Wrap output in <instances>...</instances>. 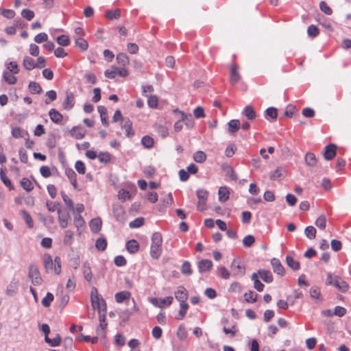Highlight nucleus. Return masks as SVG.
I'll return each mask as SVG.
<instances>
[{"label": "nucleus", "instance_id": "nucleus-1", "mask_svg": "<svg viewBox=\"0 0 351 351\" xmlns=\"http://www.w3.org/2000/svg\"><path fill=\"white\" fill-rule=\"evenodd\" d=\"M326 284L335 287L343 293L348 289V285L346 281L338 276H332L331 273L327 274Z\"/></svg>", "mask_w": 351, "mask_h": 351}, {"label": "nucleus", "instance_id": "nucleus-2", "mask_svg": "<svg viewBox=\"0 0 351 351\" xmlns=\"http://www.w3.org/2000/svg\"><path fill=\"white\" fill-rule=\"evenodd\" d=\"M28 278L31 280L32 283L35 286L40 285L43 282V279L38 267L34 263H31L28 267Z\"/></svg>", "mask_w": 351, "mask_h": 351}, {"label": "nucleus", "instance_id": "nucleus-3", "mask_svg": "<svg viewBox=\"0 0 351 351\" xmlns=\"http://www.w3.org/2000/svg\"><path fill=\"white\" fill-rule=\"evenodd\" d=\"M230 267L232 270V276L235 278H241L245 274V265L239 260L234 258Z\"/></svg>", "mask_w": 351, "mask_h": 351}, {"label": "nucleus", "instance_id": "nucleus-4", "mask_svg": "<svg viewBox=\"0 0 351 351\" xmlns=\"http://www.w3.org/2000/svg\"><path fill=\"white\" fill-rule=\"evenodd\" d=\"M112 213L116 219L121 222L124 223L125 221V213L122 206L114 205L112 208Z\"/></svg>", "mask_w": 351, "mask_h": 351}, {"label": "nucleus", "instance_id": "nucleus-5", "mask_svg": "<svg viewBox=\"0 0 351 351\" xmlns=\"http://www.w3.org/2000/svg\"><path fill=\"white\" fill-rule=\"evenodd\" d=\"M337 154V145L329 144L325 147L324 157L327 160H332Z\"/></svg>", "mask_w": 351, "mask_h": 351}, {"label": "nucleus", "instance_id": "nucleus-6", "mask_svg": "<svg viewBox=\"0 0 351 351\" xmlns=\"http://www.w3.org/2000/svg\"><path fill=\"white\" fill-rule=\"evenodd\" d=\"M177 300L181 302H186L188 299V291L183 286H179L174 293Z\"/></svg>", "mask_w": 351, "mask_h": 351}, {"label": "nucleus", "instance_id": "nucleus-7", "mask_svg": "<svg viewBox=\"0 0 351 351\" xmlns=\"http://www.w3.org/2000/svg\"><path fill=\"white\" fill-rule=\"evenodd\" d=\"M271 265L272 266L273 270L275 273L280 276H284L285 273V267L281 264L279 259L276 258H273L271 260Z\"/></svg>", "mask_w": 351, "mask_h": 351}, {"label": "nucleus", "instance_id": "nucleus-8", "mask_svg": "<svg viewBox=\"0 0 351 351\" xmlns=\"http://www.w3.org/2000/svg\"><path fill=\"white\" fill-rule=\"evenodd\" d=\"M86 132V130L81 126H74L69 131L70 134L76 139L83 138Z\"/></svg>", "mask_w": 351, "mask_h": 351}, {"label": "nucleus", "instance_id": "nucleus-9", "mask_svg": "<svg viewBox=\"0 0 351 351\" xmlns=\"http://www.w3.org/2000/svg\"><path fill=\"white\" fill-rule=\"evenodd\" d=\"M75 104L74 96L71 92L66 93V98L64 99L62 106L66 110H71Z\"/></svg>", "mask_w": 351, "mask_h": 351}, {"label": "nucleus", "instance_id": "nucleus-10", "mask_svg": "<svg viewBox=\"0 0 351 351\" xmlns=\"http://www.w3.org/2000/svg\"><path fill=\"white\" fill-rule=\"evenodd\" d=\"M58 221L62 228H66L68 226V219H71L69 212L62 213L60 209L58 210Z\"/></svg>", "mask_w": 351, "mask_h": 351}, {"label": "nucleus", "instance_id": "nucleus-11", "mask_svg": "<svg viewBox=\"0 0 351 351\" xmlns=\"http://www.w3.org/2000/svg\"><path fill=\"white\" fill-rule=\"evenodd\" d=\"M213 267V263L208 259H202L198 263V270L200 273L210 271Z\"/></svg>", "mask_w": 351, "mask_h": 351}, {"label": "nucleus", "instance_id": "nucleus-12", "mask_svg": "<svg viewBox=\"0 0 351 351\" xmlns=\"http://www.w3.org/2000/svg\"><path fill=\"white\" fill-rule=\"evenodd\" d=\"M50 119L56 124H59L62 121L63 117L57 110L52 108L49 112Z\"/></svg>", "mask_w": 351, "mask_h": 351}, {"label": "nucleus", "instance_id": "nucleus-13", "mask_svg": "<svg viewBox=\"0 0 351 351\" xmlns=\"http://www.w3.org/2000/svg\"><path fill=\"white\" fill-rule=\"evenodd\" d=\"M125 247L130 254H135L139 250V244L135 239H131L126 243Z\"/></svg>", "mask_w": 351, "mask_h": 351}, {"label": "nucleus", "instance_id": "nucleus-14", "mask_svg": "<svg viewBox=\"0 0 351 351\" xmlns=\"http://www.w3.org/2000/svg\"><path fill=\"white\" fill-rule=\"evenodd\" d=\"M257 274L258 276L260 275L261 279L266 283H271L273 281L272 274L269 270L259 269Z\"/></svg>", "mask_w": 351, "mask_h": 351}, {"label": "nucleus", "instance_id": "nucleus-15", "mask_svg": "<svg viewBox=\"0 0 351 351\" xmlns=\"http://www.w3.org/2000/svg\"><path fill=\"white\" fill-rule=\"evenodd\" d=\"M123 121H124V123L121 125V128L123 129H125L126 136L128 137L133 136L134 135V132L132 130V121L128 118L124 119Z\"/></svg>", "mask_w": 351, "mask_h": 351}, {"label": "nucleus", "instance_id": "nucleus-16", "mask_svg": "<svg viewBox=\"0 0 351 351\" xmlns=\"http://www.w3.org/2000/svg\"><path fill=\"white\" fill-rule=\"evenodd\" d=\"M43 264L46 272H49L53 269L54 270L53 261L52 260V257L49 254H47L44 255Z\"/></svg>", "mask_w": 351, "mask_h": 351}, {"label": "nucleus", "instance_id": "nucleus-17", "mask_svg": "<svg viewBox=\"0 0 351 351\" xmlns=\"http://www.w3.org/2000/svg\"><path fill=\"white\" fill-rule=\"evenodd\" d=\"M102 221L99 217L91 219L90 222V228L94 233H97L101 228Z\"/></svg>", "mask_w": 351, "mask_h": 351}, {"label": "nucleus", "instance_id": "nucleus-18", "mask_svg": "<svg viewBox=\"0 0 351 351\" xmlns=\"http://www.w3.org/2000/svg\"><path fill=\"white\" fill-rule=\"evenodd\" d=\"M238 66L236 65H233L230 68V81L232 84H235L237 83L241 77L239 73L237 72Z\"/></svg>", "mask_w": 351, "mask_h": 351}, {"label": "nucleus", "instance_id": "nucleus-19", "mask_svg": "<svg viewBox=\"0 0 351 351\" xmlns=\"http://www.w3.org/2000/svg\"><path fill=\"white\" fill-rule=\"evenodd\" d=\"M180 113L182 121L184 122L185 125L189 129L192 128L194 126L193 116L191 114H186L182 112H180Z\"/></svg>", "mask_w": 351, "mask_h": 351}, {"label": "nucleus", "instance_id": "nucleus-20", "mask_svg": "<svg viewBox=\"0 0 351 351\" xmlns=\"http://www.w3.org/2000/svg\"><path fill=\"white\" fill-rule=\"evenodd\" d=\"M219 200L221 202H225L229 199V191L226 186H221L218 191Z\"/></svg>", "mask_w": 351, "mask_h": 351}, {"label": "nucleus", "instance_id": "nucleus-21", "mask_svg": "<svg viewBox=\"0 0 351 351\" xmlns=\"http://www.w3.org/2000/svg\"><path fill=\"white\" fill-rule=\"evenodd\" d=\"M98 112L100 114L101 121L105 127L108 126V121H107V109L103 106H99L97 108Z\"/></svg>", "mask_w": 351, "mask_h": 351}, {"label": "nucleus", "instance_id": "nucleus-22", "mask_svg": "<svg viewBox=\"0 0 351 351\" xmlns=\"http://www.w3.org/2000/svg\"><path fill=\"white\" fill-rule=\"evenodd\" d=\"M251 279L254 282V288L259 292L263 291L265 285L259 280L258 274L253 273Z\"/></svg>", "mask_w": 351, "mask_h": 351}, {"label": "nucleus", "instance_id": "nucleus-23", "mask_svg": "<svg viewBox=\"0 0 351 351\" xmlns=\"http://www.w3.org/2000/svg\"><path fill=\"white\" fill-rule=\"evenodd\" d=\"M12 135L13 137H14L16 138H25V136H28V133L25 130H23L19 127H16V128H12Z\"/></svg>", "mask_w": 351, "mask_h": 351}, {"label": "nucleus", "instance_id": "nucleus-24", "mask_svg": "<svg viewBox=\"0 0 351 351\" xmlns=\"http://www.w3.org/2000/svg\"><path fill=\"white\" fill-rule=\"evenodd\" d=\"M228 131L231 134L237 132L240 128V121L238 119L230 120L228 123Z\"/></svg>", "mask_w": 351, "mask_h": 351}, {"label": "nucleus", "instance_id": "nucleus-25", "mask_svg": "<svg viewBox=\"0 0 351 351\" xmlns=\"http://www.w3.org/2000/svg\"><path fill=\"white\" fill-rule=\"evenodd\" d=\"M65 173L75 189L77 188V175L72 169H67Z\"/></svg>", "mask_w": 351, "mask_h": 351}, {"label": "nucleus", "instance_id": "nucleus-26", "mask_svg": "<svg viewBox=\"0 0 351 351\" xmlns=\"http://www.w3.org/2000/svg\"><path fill=\"white\" fill-rule=\"evenodd\" d=\"M83 274L86 281L90 282L92 280L93 275L90 265L87 261L84 262L83 264Z\"/></svg>", "mask_w": 351, "mask_h": 351}, {"label": "nucleus", "instance_id": "nucleus-27", "mask_svg": "<svg viewBox=\"0 0 351 351\" xmlns=\"http://www.w3.org/2000/svg\"><path fill=\"white\" fill-rule=\"evenodd\" d=\"M286 262L287 265L293 270L297 271L300 269V265L298 261H295L292 256H287Z\"/></svg>", "mask_w": 351, "mask_h": 351}, {"label": "nucleus", "instance_id": "nucleus-28", "mask_svg": "<svg viewBox=\"0 0 351 351\" xmlns=\"http://www.w3.org/2000/svg\"><path fill=\"white\" fill-rule=\"evenodd\" d=\"M94 309H97L99 313H106L107 306L106 301L101 297L95 306H92Z\"/></svg>", "mask_w": 351, "mask_h": 351}, {"label": "nucleus", "instance_id": "nucleus-29", "mask_svg": "<svg viewBox=\"0 0 351 351\" xmlns=\"http://www.w3.org/2000/svg\"><path fill=\"white\" fill-rule=\"evenodd\" d=\"M28 88L32 94H40L43 92L40 85L36 82H30Z\"/></svg>", "mask_w": 351, "mask_h": 351}, {"label": "nucleus", "instance_id": "nucleus-30", "mask_svg": "<svg viewBox=\"0 0 351 351\" xmlns=\"http://www.w3.org/2000/svg\"><path fill=\"white\" fill-rule=\"evenodd\" d=\"M189 307V306L186 302L180 303V311L178 316L176 317V319L178 320H182L186 315Z\"/></svg>", "mask_w": 351, "mask_h": 351}, {"label": "nucleus", "instance_id": "nucleus-31", "mask_svg": "<svg viewBox=\"0 0 351 351\" xmlns=\"http://www.w3.org/2000/svg\"><path fill=\"white\" fill-rule=\"evenodd\" d=\"M23 64L25 69L28 71H31L34 68H36V64L34 59L29 56H25L24 58Z\"/></svg>", "mask_w": 351, "mask_h": 351}, {"label": "nucleus", "instance_id": "nucleus-32", "mask_svg": "<svg viewBox=\"0 0 351 351\" xmlns=\"http://www.w3.org/2000/svg\"><path fill=\"white\" fill-rule=\"evenodd\" d=\"M243 113L249 120H253L256 118V112L251 106H245Z\"/></svg>", "mask_w": 351, "mask_h": 351}, {"label": "nucleus", "instance_id": "nucleus-33", "mask_svg": "<svg viewBox=\"0 0 351 351\" xmlns=\"http://www.w3.org/2000/svg\"><path fill=\"white\" fill-rule=\"evenodd\" d=\"M130 296V293L128 291H121L115 294V300L118 303H121L125 300H128Z\"/></svg>", "mask_w": 351, "mask_h": 351}, {"label": "nucleus", "instance_id": "nucleus-34", "mask_svg": "<svg viewBox=\"0 0 351 351\" xmlns=\"http://www.w3.org/2000/svg\"><path fill=\"white\" fill-rule=\"evenodd\" d=\"M45 341L52 347L58 346L61 342V337L59 334L56 335V337L53 339H50L49 337H45Z\"/></svg>", "mask_w": 351, "mask_h": 351}, {"label": "nucleus", "instance_id": "nucleus-35", "mask_svg": "<svg viewBox=\"0 0 351 351\" xmlns=\"http://www.w3.org/2000/svg\"><path fill=\"white\" fill-rule=\"evenodd\" d=\"M18 289V283L17 282L12 281L10 285L8 286L5 293L9 296H13L16 294Z\"/></svg>", "mask_w": 351, "mask_h": 351}, {"label": "nucleus", "instance_id": "nucleus-36", "mask_svg": "<svg viewBox=\"0 0 351 351\" xmlns=\"http://www.w3.org/2000/svg\"><path fill=\"white\" fill-rule=\"evenodd\" d=\"M161 252H162L161 246L151 245L150 255L153 258L158 259L160 256Z\"/></svg>", "mask_w": 351, "mask_h": 351}, {"label": "nucleus", "instance_id": "nucleus-37", "mask_svg": "<svg viewBox=\"0 0 351 351\" xmlns=\"http://www.w3.org/2000/svg\"><path fill=\"white\" fill-rule=\"evenodd\" d=\"M20 213L27 226L29 228H32L34 227V222L30 215L26 210H21Z\"/></svg>", "mask_w": 351, "mask_h": 351}, {"label": "nucleus", "instance_id": "nucleus-38", "mask_svg": "<svg viewBox=\"0 0 351 351\" xmlns=\"http://www.w3.org/2000/svg\"><path fill=\"white\" fill-rule=\"evenodd\" d=\"M305 162L308 166H315L317 163L315 155L311 152L306 153L305 156Z\"/></svg>", "mask_w": 351, "mask_h": 351}, {"label": "nucleus", "instance_id": "nucleus-39", "mask_svg": "<svg viewBox=\"0 0 351 351\" xmlns=\"http://www.w3.org/2000/svg\"><path fill=\"white\" fill-rule=\"evenodd\" d=\"M243 296H244L245 300L247 302L254 303V302H256V300H257L258 294L255 293L252 291H249L248 292L245 293Z\"/></svg>", "mask_w": 351, "mask_h": 351}, {"label": "nucleus", "instance_id": "nucleus-40", "mask_svg": "<svg viewBox=\"0 0 351 351\" xmlns=\"http://www.w3.org/2000/svg\"><path fill=\"white\" fill-rule=\"evenodd\" d=\"M283 168L278 167L275 171L270 172L269 178L272 180H276L281 177H283Z\"/></svg>", "mask_w": 351, "mask_h": 351}, {"label": "nucleus", "instance_id": "nucleus-41", "mask_svg": "<svg viewBox=\"0 0 351 351\" xmlns=\"http://www.w3.org/2000/svg\"><path fill=\"white\" fill-rule=\"evenodd\" d=\"M162 242V235L160 232H154L152 237V244L153 245L161 246Z\"/></svg>", "mask_w": 351, "mask_h": 351}, {"label": "nucleus", "instance_id": "nucleus-42", "mask_svg": "<svg viewBox=\"0 0 351 351\" xmlns=\"http://www.w3.org/2000/svg\"><path fill=\"white\" fill-rule=\"evenodd\" d=\"M117 62L123 66H125V65L129 64V58L128 56L124 53H120L117 54Z\"/></svg>", "mask_w": 351, "mask_h": 351}, {"label": "nucleus", "instance_id": "nucleus-43", "mask_svg": "<svg viewBox=\"0 0 351 351\" xmlns=\"http://www.w3.org/2000/svg\"><path fill=\"white\" fill-rule=\"evenodd\" d=\"M180 270H181L182 274L184 275L189 276V275H191L193 273L192 269H191V263L188 261H185L183 263Z\"/></svg>", "mask_w": 351, "mask_h": 351}, {"label": "nucleus", "instance_id": "nucleus-44", "mask_svg": "<svg viewBox=\"0 0 351 351\" xmlns=\"http://www.w3.org/2000/svg\"><path fill=\"white\" fill-rule=\"evenodd\" d=\"M60 194L62 195V199H63L64 202L65 203V204L68 206V208L71 210L74 211V210H75L74 204H73L72 199H70L64 191H61Z\"/></svg>", "mask_w": 351, "mask_h": 351}, {"label": "nucleus", "instance_id": "nucleus-45", "mask_svg": "<svg viewBox=\"0 0 351 351\" xmlns=\"http://www.w3.org/2000/svg\"><path fill=\"white\" fill-rule=\"evenodd\" d=\"M20 184L21 187L27 192L31 191L33 189L32 182L26 178H22Z\"/></svg>", "mask_w": 351, "mask_h": 351}, {"label": "nucleus", "instance_id": "nucleus-46", "mask_svg": "<svg viewBox=\"0 0 351 351\" xmlns=\"http://www.w3.org/2000/svg\"><path fill=\"white\" fill-rule=\"evenodd\" d=\"M316 229L312 226H307L304 230V234L309 239H315L316 237Z\"/></svg>", "mask_w": 351, "mask_h": 351}, {"label": "nucleus", "instance_id": "nucleus-47", "mask_svg": "<svg viewBox=\"0 0 351 351\" xmlns=\"http://www.w3.org/2000/svg\"><path fill=\"white\" fill-rule=\"evenodd\" d=\"M193 159L197 162L202 163L206 160V155L202 151H197L194 153Z\"/></svg>", "mask_w": 351, "mask_h": 351}, {"label": "nucleus", "instance_id": "nucleus-48", "mask_svg": "<svg viewBox=\"0 0 351 351\" xmlns=\"http://www.w3.org/2000/svg\"><path fill=\"white\" fill-rule=\"evenodd\" d=\"M107 246V241L105 238H99L96 240L95 247L99 251H104Z\"/></svg>", "mask_w": 351, "mask_h": 351}, {"label": "nucleus", "instance_id": "nucleus-49", "mask_svg": "<svg viewBox=\"0 0 351 351\" xmlns=\"http://www.w3.org/2000/svg\"><path fill=\"white\" fill-rule=\"evenodd\" d=\"M101 297L99 296V295L98 294V291H97V289L96 287H92L91 289V291H90V302H91V305L92 306H95V304L98 302L99 300V298H100Z\"/></svg>", "mask_w": 351, "mask_h": 351}, {"label": "nucleus", "instance_id": "nucleus-50", "mask_svg": "<svg viewBox=\"0 0 351 351\" xmlns=\"http://www.w3.org/2000/svg\"><path fill=\"white\" fill-rule=\"evenodd\" d=\"M155 128L158 134L162 137L167 136L169 134V129L165 125L156 124L155 125Z\"/></svg>", "mask_w": 351, "mask_h": 351}, {"label": "nucleus", "instance_id": "nucleus-51", "mask_svg": "<svg viewBox=\"0 0 351 351\" xmlns=\"http://www.w3.org/2000/svg\"><path fill=\"white\" fill-rule=\"evenodd\" d=\"M75 43L82 51H86L88 47L87 41L82 38L75 39Z\"/></svg>", "mask_w": 351, "mask_h": 351}, {"label": "nucleus", "instance_id": "nucleus-52", "mask_svg": "<svg viewBox=\"0 0 351 351\" xmlns=\"http://www.w3.org/2000/svg\"><path fill=\"white\" fill-rule=\"evenodd\" d=\"M144 222L145 219L143 217H138L129 223V227L130 228H138L142 226L144 224Z\"/></svg>", "mask_w": 351, "mask_h": 351}, {"label": "nucleus", "instance_id": "nucleus-53", "mask_svg": "<svg viewBox=\"0 0 351 351\" xmlns=\"http://www.w3.org/2000/svg\"><path fill=\"white\" fill-rule=\"evenodd\" d=\"M3 76L5 81L9 84H14L17 82L16 77L9 72L4 71Z\"/></svg>", "mask_w": 351, "mask_h": 351}, {"label": "nucleus", "instance_id": "nucleus-54", "mask_svg": "<svg viewBox=\"0 0 351 351\" xmlns=\"http://www.w3.org/2000/svg\"><path fill=\"white\" fill-rule=\"evenodd\" d=\"M0 178L3 183L9 188L10 190L14 189V186L10 181V180L8 178L6 174L3 171H1L0 172Z\"/></svg>", "mask_w": 351, "mask_h": 351}, {"label": "nucleus", "instance_id": "nucleus-55", "mask_svg": "<svg viewBox=\"0 0 351 351\" xmlns=\"http://www.w3.org/2000/svg\"><path fill=\"white\" fill-rule=\"evenodd\" d=\"M56 40L58 45L62 47H66L70 43L69 38L66 35H60L58 36Z\"/></svg>", "mask_w": 351, "mask_h": 351}, {"label": "nucleus", "instance_id": "nucleus-56", "mask_svg": "<svg viewBox=\"0 0 351 351\" xmlns=\"http://www.w3.org/2000/svg\"><path fill=\"white\" fill-rule=\"evenodd\" d=\"M319 33V29L314 25H311L307 29L308 36L311 38H315L318 36Z\"/></svg>", "mask_w": 351, "mask_h": 351}, {"label": "nucleus", "instance_id": "nucleus-57", "mask_svg": "<svg viewBox=\"0 0 351 351\" xmlns=\"http://www.w3.org/2000/svg\"><path fill=\"white\" fill-rule=\"evenodd\" d=\"M54 296L51 293L48 292L45 297L42 300V304L45 307H49L51 302L53 300Z\"/></svg>", "mask_w": 351, "mask_h": 351}, {"label": "nucleus", "instance_id": "nucleus-58", "mask_svg": "<svg viewBox=\"0 0 351 351\" xmlns=\"http://www.w3.org/2000/svg\"><path fill=\"white\" fill-rule=\"evenodd\" d=\"M141 143L145 147L151 148L154 145V139L149 136H145L141 139Z\"/></svg>", "mask_w": 351, "mask_h": 351}, {"label": "nucleus", "instance_id": "nucleus-59", "mask_svg": "<svg viewBox=\"0 0 351 351\" xmlns=\"http://www.w3.org/2000/svg\"><path fill=\"white\" fill-rule=\"evenodd\" d=\"M315 225L320 229L324 230L326 226V217L325 215H320L315 221Z\"/></svg>", "mask_w": 351, "mask_h": 351}, {"label": "nucleus", "instance_id": "nucleus-60", "mask_svg": "<svg viewBox=\"0 0 351 351\" xmlns=\"http://www.w3.org/2000/svg\"><path fill=\"white\" fill-rule=\"evenodd\" d=\"M45 95L48 97V99L45 101L46 104H49L51 101H55L57 99V93L53 90L47 91Z\"/></svg>", "mask_w": 351, "mask_h": 351}, {"label": "nucleus", "instance_id": "nucleus-61", "mask_svg": "<svg viewBox=\"0 0 351 351\" xmlns=\"http://www.w3.org/2000/svg\"><path fill=\"white\" fill-rule=\"evenodd\" d=\"M218 275L222 278L227 280L230 278V273L225 267L221 266L218 267Z\"/></svg>", "mask_w": 351, "mask_h": 351}, {"label": "nucleus", "instance_id": "nucleus-62", "mask_svg": "<svg viewBox=\"0 0 351 351\" xmlns=\"http://www.w3.org/2000/svg\"><path fill=\"white\" fill-rule=\"evenodd\" d=\"M265 116L272 119H276L278 117V110L274 107H269L265 110Z\"/></svg>", "mask_w": 351, "mask_h": 351}, {"label": "nucleus", "instance_id": "nucleus-63", "mask_svg": "<svg viewBox=\"0 0 351 351\" xmlns=\"http://www.w3.org/2000/svg\"><path fill=\"white\" fill-rule=\"evenodd\" d=\"M97 157L101 162L105 164L108 163L111 158L110 154L108 152H100Z\"/></svg>", "mask_w": 351, "mask_h": 351}, {"label": "nucleus", "instance_id": "nucleus-64", "mask_svg": "<svg viewBox=\"0 0 351 351\" xmlns=\"http://www.w3.org/2000/svg\"><path fill=\"white\" fill-rule=\"evenodd\" d=\"M21 16L27 21H31L34 19L35 14L34 11L29 9H24L21 11Z\"/></svg>", "mask_w": 351, "mask_h": 351}]
</instances>
